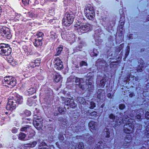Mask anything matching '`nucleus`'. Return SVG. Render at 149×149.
<instances>
[{
	"label": "nucleus",
	"instance_id": "a18cd8bd",
	"mask_svg": "<svg viewBox=\"0 0 149 149\" xmlns=\"http://www.w3.org/2000/svg\"><path fill=\"white\" fill-rule=\"evenodd\" d=\"M91 107L90 108L91 109H93L95 106V103L93 102H90Z\"/></svg>",
	"mask_w": 149,
	"mask_h": 149
},
{
	"label": "nucleus",
	"instance_id": "cd10ccee",
	"mask_svg": "<svg viewBox=\"0 0 149 149\" xmlns=\"http://www.w3.org/2000/svg\"><path fill=\"white\" fill-rule=\"evenodd\" d=\"M72 23H70L69 21L66 20V19L64 17L62 20V24L66 26H69Z\"/></svg>",
	"mask_w": 149,
	"mask_h": 149
},
{
	"label": "nucleus",
	"instance_id": "72a5a7b5",
	"mask_svg": "<svg viewBox=\"0 0 149 149\" xmlns=\"http://www.w3.org/2000/svg\"><path fill=\"white\" fill-rule=\"evenodd\" d=\"M35 89L31 88L28 90V92L29 93V94L32 95L35 93L36 92Z\"/></svg>",
	"mask_w": 149,
	"mask_h": 149
},
{
	"label": "nucleus",
	"instance_id": "f03ea898",
	"mask_svg": "<svg viewBox=\"0 0 149 149\" xmlns=\"http://www.w3.org/2000/svg\"><path fill=\"white\" fill-rule=\"evenodd\" d=\"M42 120L43 119L40 116V113L34 112L33 124L38 130H40L42 127Z\"/></svg>",
	"mask_w": 149,
	"mask_h": 149
},
{
	"label": "nucleus",
	"instance_id": "69168bd1",
	"mask_svg": "<svg viewBox=\"0 0 149 149\" xmlns=\"http://www.w3.org/2000/svg\"><path fill=\"white\" fill-rule=\"evenodd\" d=\"M147 19L148 21H149V15H148V17Z\"/></svg>",
	"mask_w": 149,
	"mask_h": 149
},
{
	"label": "nucleus",
	"instance_id": "5fc2aeb1",
	"mask_svg": "<svg viewBox=\"0 0 149 149\" xmlns=\"http://www.w3.org/2000/svg\"><path fill=\"white\" fill-rule=\"evenodd\" d=\"M63 3L64 5L65 6H66L67 5V3H68V1L67 0H65L64 1H63Z\"/></svg>",
	"mask_w": 149,
	"mask_h": 149
},
{
	"label": "nucleus",
	"instance_id": "1a4fd4ad",
	"mask_svg": "<svg viewBox=\"0 0 149 149\" xmlns=\"http://www.w3.org/2000/svg\"><path fill=\"white\" fill-rule=\"evenodd\" d=\"M75 27H77L78 29L82 31H88L90 29L92 28V25L89 24L84 25V24L81 23L77 24V26H75Z\"/></svg>",
	"mask_w": 149,
	"mask_h": 149
},
{
	"label": "nucleus",
	"instance_id": "423d86ee",
	"mask_svg": "<svg viewBox=\"0 0 149 149\" xmlns=\"http://www.w3.org/2000/svg\"><path fill=\"white\" fill-rule=\"evenodd\" d=\"M4 38H6L8 39H10L12 35L10 32L9 29L5 26H0V36Z\"/></svg>",
	"mask_w": 149,
	"mask_h": 149
},
{
	"label": "nucleus",
	"instance_id": "0eeeda50",
	"mask_svg": "<svg viewBox=\"0 0 149 149\" xmlns=\"http://www.w3.org/2000/svg\"><path fill=\"white\" fill-rule=\"evenodd\" d=\"M117 115L116 116L113 114V113H111L109 116V117L110 119L114 120L115 119H116V124L113 127L116 129V127L117 125L118 126L119 125V122L120 121L122 120L123 118V117H122L123 114L121 113H116Z\"/></svg>",
	"mask_w": 149,
	"mask_h": 149
},
{
	"label": "nucleus",
	"instance_id": "c85d7f7f",
	"mask_svg": "<svg viewBox=\"0 0 149 149\" xmlns=\"http://www.w3.org/2000/svg\"><path fill=\"white\" fill-rule=\"evenodd\" d=\"M87 86H86V88H87L88 89V90L90 91H91V90H92L94 88L93 86V85L92 83L91 82H88V84H87L86 83Z\"/></svg>",
	"mask_w": 149,
	"mask_h": 149
},
{
	"label": "nucleus",
	"instance_id": "bf43d9fd",
	"mask_svg": "<svg viewBox=\"0 0 149 149\" xmlns=\"http://www.w3.org/2000/svg\"><path fill=\"white\" fill-rule=\"evenodd\" d=\"M64 139V137L63 136H61V137L60 136V137L59 138V139L60 140H63Z\"/></svg>",
	"mask_w": 149,
	"mask_h": 149
},
{
	"label": "nucleus",
	"instance_id": "a211bd4d",
	"mask_svg": "<svg viewBox=\"0 0 149 149\" xmlns=\"http://www.w3.org/2000/svg\"><path fill=\"white\" fill-rule=\"evenodd\" d=\"M54 75L53 78L54 80L56 82H58L60 80L61 77L60 75L58 73L54 72L53 73Z\"/></svg>",
	"mask_w": 149,
	"mask_h": 149
},
{
	"label": "nucleus",
	"instance_id": "f257e3e1",
	"mask_svg": "<svg viewBox=\"0 0 149 149\" xmlns=\"http://www.w3.org/2000/svg\"><path fill=\"white\" fill-rule=\"evenodd\" d=\"M125 114V113H124ZM129 118L128 116H125L124 115L123 116V118L122 120L120 121L119 122V126L121 125L122 123H125L126 124L124 126V131L125 133L127 134H130V133L132 131L134 128V123L135 121L134 119H128Z\"/></svg>",
	"mask_w": 149,
	"mask_h": 149
},
{
	"label": "nucleus",
	"instance_id": "c756f323",
	"mask_svg": "<svg viewBox=\"0 0 149 149\" xmlns=\"http://www.w3.org/2000/svg\"><path fill=\"white\" fill-rule=\"evenodd\" d=\"M26 135L23 133H20L18 136V139L20 140H23L25 138Z\"/></svg>",
	"mask_w": 149,
	"mask_h": 149
},
{
	"label": "nucleus",
	"instance_id": "774afa93",
	"mask_svg": "<svg viewBox=\"0 0 149 149\" xmlns=\"http://www.w3.org/2000/svg\"><path fill=\"white\" fill-rule=\"evenodd\" d=\"M53 139H52L50 140V141H53Z\"/></svg>",
	"mask_w": 149,
	"mask_h": 149
},
{
	"label": "nucleus",
	"instance_id": "4468645a",
	"mask_svg": "<svg viewBox=\"0 0 149 149\" xmlns=\"http://www.w3.org/2000/svg\"><path fill=\"white\" fill-rule=\"evenodd\" d=\"M65 105L74 108L76 106V104L74 102V100L72 99H67L65 102Z\"/></svg>",
	"mask_w": 149,
	"mask_h": 149
},
{
	"label": "nucleus",
	"instance_id": "e2e57ef3",
	"mask_svg": "<svg viewBox=\"0 0 149 149\" xmlns=\"http://www.w3.org/2000/svg\"><path fill=\"white\" fill-rule=\"evenodd\" d=\"M130 116L132 117H134V115L133 114H131L130 115Z\"/></svg>",
	"mask_w": 149,
	"mask_h": 149
},
{
	"label": "nucleus",
	"instance_id": "393cba45",
	"mask_svg": "<svg viewBox=\"0 0 149 149\" xmlns=\"http://www.w3.org/2000/svg\"><path fill=\"white\" fill-rule=\"evenodd\" d=\"M34 100L33 98H30L28 99L27 102V104L30 106H31L34 104Z\"/></svg>",
	"mask_w": 149,
	"mask_h": 149
},
{
	"label": "nucleus",
	"instance_id": "20e7f679",
	"mask_svg": "<svg viewBox=\"0 0 149 149\" xmlns=\"http://www.w3.org/2000/svg\"><path fill=\"white\" fill-rule=\"evenodd\" d=\"M84 13L85 15L88 19L92 20L95 15L93 7L91 5H86L84 10Z\"/></svg>",
	"mask_w": 149,
	"mask_h": 149
},
{
	"label": "nucleus",
	"instance_id": "b1692460",
	"mask_svg": "<svg viewBox=\"0 0 149 149\" xmlns=\"http://www.w3.org/2000/svg\"><path fill=\"white\" fill-rule=\"evenodd\" d=\"M48 148L47 144L44 142L40 143L38 146V148L39 149H44Z\"/></svg>",
	"mask_w": 149,
	"mask_h": 149
},
{
	"label": "nucleus",
	"instance_id": "de8ad7c7",
	"mask_svg": "<svg viewBox=\"0 0 149 149\" xmlns=\"http://www.w3.org/2000/svg\"><path fill=\"white\" fill-rule=\"evenodd\" d=\"M33 64H33V63H32L31 61L30 63L27 66L29 68H34L35 67V66H34V65Z\"/></svg>",
	"mask_w": 149,
	"mask_h": 149
},
{
	"label": "nucleus",
	"instance_id": "37998d69",
	"mask_svg": "<svg viewBox=\"0 0 149 149\" xmlns=\"http://www.w3.org/2000/svg\"><path fill=\"white\" fill-rule=\"evenodd\" d=\"M34 15V14L32 12H29L27 14V16L31 18L33 17Z\"/></svg>",
	"mask_w": 149,
	"mask_h": 149
},
{
	"label": "nucleus",
	"instance_id": "f3484780",
	"mask_svg": "<svg viewBox=\"0 0 149 149\" xmlns=\"http://www.w3.org/2000/svg\"><path fill=\"white\" fill-rule=\"evenodd\" d=\"M35 40V41L33 42V44L36 47H40L42 45V40H40L39 38H36Z\"/></svg>",
	"mask_w": 149,
	"mask_h": 149
},
{
	"label": "nucleus",
	"instance_id": "58836bf2",
	"mask_svg": "<svg viewBox=\"0 0 149 149\" xmlns=\"http://www.w3.org/2000/svg\"><path fill=\"white\" fill-rule=\"evenodd\" d=\"M106 81L104 79H102L100 81V86L102 88H103L105 84Z\"/></svg>",
	"mask_w": 149,
	"mask_h": 149
},
{
	"label": "nucleus",
	"instance_id": "473e14b6",
	"mask_svg": "<svg viewBox=\"0 0 149 149\" xmlns=\"http://www.w3.org/2000/svg\"><path fill=\"white\" fill-rule=\"evenodd\" d=\"M84 144L82 142H80L75 147V149H84Z\"/></svg>",
	"mask_w": 149,
	"mask_h": 149
},
{
	"label": "nucleus",
	"instance_id": "c9c22d12",
	"mask_svg": "<svg viewBox=\"0 0 149 149\" xmlns=\"http://www.w3.org/2000/svg\"><path fill=\"white\" fill-rule=\"evenodd\" d=\"M9 61L10 64L13 66H14L18 64L17 62L14 59L10 60Z\"/></svg>",
	"mask_w": 149,
	"mask_h": 149
},
{
	"label": "nucleus",
	"instance_id": "7c9ffc66",
	"mask_svg": "<svg viewBox=\"0 0 149 149\" xmlns=\"http://www.w3.org/2000/svg\"><path fill=\"white\" fill-rule=\"evenodd\" d=\"M86 115H90L91 116H94L96 115L97 114V113L95 111L91 112L89 111L86 112L85 113Z\"/></svg>",
	"mask_w": 149,
	"mask_h": 149
},
{
	"label": "nucleus",
	"instance_id": "a19ab883",
	"mask_svg": "<svg viewBox=\"0 0 149 149\" xmlns=\"http://www.w3.org/2000/svg\"><path fill=\"white\" fill-rule=\"evenodd\" d=\"M23 3L25 6H27L29 4V0H22Z\"/></svg>",
	"mask_w": 149,
	"mask_h": 149
},
{
	"label": "nucleus",
	"instance_id": "f8f14e48",
	"mask_svg": "<svg viewBox=\"0 0 149 149\" xmlns=\"http://www.w3.org/2000/svg\"><path fill=\"white\" fill-rule=\"evenodd\" d=\"M64 18L66 19V20L69 21L70 23H72L74 20V15L72 12H67L65 15Z\"/></svg>",
	"mask_w": 149,
	"mask_h": 149
},
{
	"label": "nucleus",
	"instance_id": "2f4dec72",
	"mask_svg": "<svg viewBox=\"0 0 149 149\" xmlns=\"http://www.w3.org/2000/svg\"><path fill=\"white\" fill-rule=\"evenodd\" d=\"M36 36H37V38H39L40 40H42L44 36V34L42 32H39L37 33Z\"/></svg>",
	"mask_w": 149,
	"mask_h": 149
},
{
	"label": "nucleus",
	"instance_id": "e433bc0d",
	"mask_svg": "<svg viewBox=\"0 0 149 149\" xmlns=\"http://www.w3.org/2000/svg\"><path fill=\"white\" fill-rule=\"evenodd\" d=\"M23 113H22L24 116H29L31 114V112L30 111L26 110L24 111L23 112Z\"/></svg>",
	"mask_w": 149,
	"mask_h": 149
},
{
	"label": "nucleus",
	"instance_id": "680f3d73",
	"mask_svg": "<svg viewBox=\"0 0 149 149\" xmlns=\"http://www.w3.org/2000/svg\"><path fill=\"white\" fill-rule=\"evenodd\" d=\"M58 113H56L55 112H54V115L55 116H58Z\"/></svg>",
	"mask_w": 149,
	"mask_h": 149
},
{
	"label": "nucleus",
	"instance_id": "7ed1b4c3",
	"mask_svg": "<svg viewBox=\"0 0 149 149\" xmlns=\"http://www.w3.org/2000/svg\"><path fill=\"white\" fill-rule=\"evenodd\" d=\"M3 86H7L10 88L13 87L16 84V80L12 76H6L2 80Z\"/></svg>",
	"mask_w": 149,
	"mask_h": 149
},
{
	"label": "nucleus",
	"instance_id": "f704fd0d",
	"mask_svg": "<svg viewBox=\"0 0 149 149\" xmlns=\"http://www.w3.org/2000/svg\"><path fill=\"white\" fill-rule=\"evenodd\" d=\"M76 77L74 76H70L69 78L68 79V81L69 82H75Z\"/></svg>",
	"mask_w": 149,
	"mask_h": 149
},
{
	"label": "nucleus",
	"instance_id": "9d476101",
	"mask_svg": "<svg viewBox=\"0 0 149 149\" xmlns=\"http://www.w3.org/2000/svg\"><path fill=\"white\" fill-rule=\"evenodd\" d=\"M54 68L58 70L63 69V67L62 62L58 58H56L54 61Z\"/></svg>",
	"mask_w": 149,
	"mask_h": 149
},
{
	"label": "nucleus",
	"instance_id": "79ce46f5",
	"mask_svg": "<svg viewBox=\"0 0 149 149\" xmlns=\"http://www.w3.org/2000/svg\"><path fill=\"white\" fill-rule=\"evenodd\" d=\"M37 144V142L36 141H34L31 143H29V145H30L31 147H33L36 146Z\"/></svg>",
	"mask_w": 149,
	"mask_h": 149
},
{
	"label": "nucleus",
	"instance_id": "4c0bfd02",
	"mask_svg": "<svg viewBox=\"0 0 149 149\" xmlns=\"http://www.w3.org/2000/svg\"><path fill=\"white\" fill-rule=\"evenodd\" d=\"M143 63H141L138 66L137 70L138 72H141L143 71L142 68L143 67Z\"/></svg>",
	"mask_w": 149,
	"mask_h": 149
},
{
	"label": "nucleus",
	"instance_id": "6ab92c4d",
	"mask_svg": "<svg viewBox=\"0 0 149 149\" xmlns=\"http://www.w3.org/2000/svg\"><path fill=\"white\" fill-rule=\"evenodd\" d=\"M110 132L108 128H106L104 129L102 134V136L103 138H108L110 137Z\"/></svg>",
	"mask_w": 149,
	"mask_h": 149
},
{
	"label": "nucleus",
	"instance_id": "052dcab7",
	"mask_svg": "<svg viewBox=\"0 0 149 149\" xmlns=\"http://www.w3.org/2000/svg\"><path fill=\"white\" fill-rule=\"evenodd\" d=\"M108 97L109 98H111V94L110 93H108L107 95Z\"/></svg>",
	"mask_w": 149,
	"mask_h": 149
},
{
	"label": "nucleus",
	"instance_id": "0e129e2a",
	"mask_svg": "<svg viewBox=\"0 0 149 149\" xmlns=\"http://www.w3.org/2000/svg\"><path fill=\"white\" fill-rule=\"evenodd\" d=\"M133 95V93H132L130 94L129 96L130 97H132Z\"/></svg>",
	"mask_w": 149,
	"mask_h": 149
},
{
	"label": "nucleus",
	"instance_id": "a878e982",
	"mask_svg": "<svg viewBox=\"0 0 149 149\" xmlns=\"http://www.w3.org/2000/svg\"><path fill=\"white\" fill-rule=\"evenodd\" d=\"M63 49V46L62 45H60L56 49L57 52L55 54V56H58L61 53V51Z\"/></svg>",
	"mask_w": 149,
	"mask_h": 149
},
{
	"label": "nucleus",
	"instance_id": "4d7b16f0",
	"mask_svg": "<svg viewBox=\"0 0 149 149\" xmlns=\"http://www.w3.org/2000/svg\"><path fill=\"white\" fill-rule=\"evenodd\" d=\"M84 136H85V137H84V138H86H86H88L90 137H91V136L89 134H86V135Z\"/></svg>",
	"mask_w": 149,
	"mask_h": 149
},
{
	"label": "nucleus",
	"instance_id": "3c124183",
	"mask_svg": "<svg viewBox=\"0 0 149 149\" xmlns=\"http://www.w3.org/2000/svg\"><path fill=\"white\" fill-rule=\"evenodd\" d=\"M145 117L147 119L149 120V112H146L145 114Z\"/></svg>",
	"mask_w": 149,
	"mask_h": 149
},
{
	"label": "nucleus",
	"instance_id": "9b49d317",
	"mask_svg": "<svg viewBox=\"0 0 149 149\" xmlns=\"http://www.w3.org/2000/svg\"><path fill=\"white\" fill-rule=\"evenodd\" d=\"M83 79L82 78H79L77 77H75V82L79 85V87L82 90H84L86 88V86H87L86 83H83Z\"/></svg>",
	"mask_w": 149,
	"mask_h": 149
},
{
	"label": "nucleus",
	"instance_id": "aec40b11",
	"mask_svg": "<svg viewBox=\"0 0 149 149\" xmlns=\"http://www.w3.org/2000/svg\"><path fill=\"white\" fill-rule=\"evenodd\" d=\"M90 128L92 130H95L97 127V124L95 122H90L88 124Z\"/></svg>",
	"mask_w": 149,
	"mask_h": 149
},
{
	"label": "nucleus",
	"instance_id": "bb28decb",
	"mask_svg": "<svg viewBox=\"0 0 149 149\" xmlns=\"http://www.w3.org/2000/svg\"><path fill=\"white\" fill-rule=\"evenodd\" d=\"M77 100L80 103L82 104H85L86 101L85 99L84 98L81 97H78L77 98Z\"/></svg>",
	"mask_w": 149,
	"mask_h": 149
},
{
	"label": "nucleus",
	"instance_id": "5701e85b",
	"mask_svg": "<svg viewBox=\"0 0 149 149\" xmlns=\"http://www.w3.org/2000/svg\"><path fill=\"white\" fill-rule=\"evenodd\" d=\"M30 130V126L29 125H27L22 127L20 129V131L26 132L29 131Z\"/></svg>",
	"mask_w": 149,
	"mask_h": 149
},
{
	"label": "nucleus",
	"instance_id": "603ef678",
	"mask_svg": "<svg viewBox=\"0 0 149 149\" xmlns=\"http://www.w3.org/2000/svg\"><path fill=\"white\" fill-rule=\"evenodd\" d=\"M12 132L14 133H15L17 132V130L15 127H14L12 130Z\"/></svg>",
	"mask_w": 149,
	"mask_h": 149
},
{
	"label": "nucleus",
	"instance_id": "dca6fc26",
	"mask_svg": "<svg viewBox=\"0 0 149 149\" xmlns=\"http://www.w3.org/2000/svg\"><path fill=\"white\" fill-rule=\"evenodd\" d=\"M132 140V137L130 134H127L124 139V145L126 146L127 144H129Z\"/></svg>",
	"mask_w": 149,
	"mask_h": 149
},
{
	"label": "nucleus",
	"instance_id": "09e8293b",
	"mask_svg": "<svg viewBox=\"0 0 149 149\" xmlns=\"http://www.w3.org/2000/svg\"><path fill=\"white\" fill-rule=\"evenodd\" d=\"M102 90H99L97 92L98 95L97 97V98H98L99 99H100V95L102 93Z\"/></svg>",
	"mask_w": 149,
	"mask_h": 149
},
{
	"label": "nucleus",
	"instance_id": "412c9836",
	"mask_svg": "<svg viewBox=\"0 0 149 149\" xmlns=\"http://www.w3.org/2000/svg\"><path fill=\"white\" fill-rule=\"evenodd\" d=\"M143 110L141 108L138 110H137L134 111L135 113H139L137 115L136 117L137 119L138 120H140L141 119V114L142 113H143Z\"/></svg>",
	"mask_w": 149,
	"mask_h": 149
},
{
	"label": "nucleus",
	"instance_id": "c03bdc74",
	"mask_svg": "<svg viewBox=\"0 0 149 149\" xmlns=\"http://www.w3.org/2000/svg\"><path fill=\"white\" fill-rule=\"evenodd\" d=\"M80 65L81 67L83 65L87 66V64L86 62H85L84 61H82L80 63Z\"/></svg>",
	"mask_w": 149,
	"mask_h": 149
},
{
	"label": "nucleus",
	"instance_id": "ea45409f",
	"mask_svg": "<svg viewBox=\"0 0 149 149\" xmlns=\"http://www.w3.org/2000/svg\"><path fill=\"white\" fill-rule=\"evenodd\" d=\"M59 112L62 114H64L65 112L64 109L62 107H59L58 109Z\"/></svg>",
	"mask_w": 149,
	"mask_h": 149
},
{
	"label": "nucleus",
	"instance_id": "4be33fe9",
	"mask_svg": "<svg viewBox=\"0 0 149 149\" xmlns=\"http://www.w3.org/2000/svg\"><path fill=\"white\" fill-rule=\"evenodd\" d=\"M41 60L40 58H38L35 60H33L32 62L33 63L34 65L35 66V67L36 66H38L40 65V63Z\"/></svg>",
	"mask_w": 149,
	"mask_h": 149
},
{
	"label": "nucleus",
	"instance_id": "13d9d810",
	"mask_svg": "<svg viewBox=\"0 0 149 149\" xmlns=\"http://www.w3.org/2000/svg\"><path fill=\"white\" fill-rule=\"evenodd\" d=\"M63 118L62 117H59L58 119V120H59V121H61L62 120H63Z\"/></svg>",
	"mask_w": 149,
	"mask_h": 149
},
{
	"label": "nucleus",
	"instance_id": "6e6552de",
	"mask_svg": "<svg viewBox=\"0 0 149 149\" xmlns=\"http://www.w3.org/2000/svg\"><path fill=\"white\" fill-rule=\"evenodd\" d=\"M11 98L12 97L11 96L8 98V102L6 107V109L7 110L11 111L15 109L16 106V105Z\"/></svg>",
	"mask_w": 149,
	"mask_h": 149
},
{
	"label": "nucleus",
	"instance_id": "6e6d98bb",
	"mask_svg": "<svg viewBox=\"0 0 149 149\" xmlns=\"http://www.w3.org/2000/svg\"><path fill=\"white\" fill-rule=\"evenodd\" d=\"M128 49L127 50V51L126 53L125 54V55L126 56H127L129 53V51H130V48L129 47H128L127 48Z\"/></svg>",
	"mask_w": 149,
	"mask_h": 149
},
{
	"label": "nucleus",
	"instance_id": "338daca9",
	"mask_svg": "<svg viewBox=\"0 0 149 149\" xmlns=\"http://www.w3.org/2000/svg\"><path fill=\"white\" fill-rule=\"evenodd\" d=\"M132 37L130 35L129 36V38H131Z\"/></svg>",
	"mask_w": 149,
	"mask_h": 149
},
{
	"label": "nucleus",
	"instance_id": "ddd939ff",
	"mask_svg": "<svg viewBox=\"0 0 149 149\" xmlns=\"http://www.w3.org/2000/svg\"><path fill=\"white\" fill-rule=\"evenodd\" d=\"M12 97L11 99L13 100L16 106L18 104H20L22 103L23 98L22 96L19 95H18L16 96H15L14 97Z\"/></svg>",
	"mask_w": 149,
	"mask_h": 149
},
{
	"label": "nucleus",
	"instance_id": "864d4df0",
	"mask_svg": "<svg viewBox=\"0 0 149 149\" xmlns=\"http://www.w3.org/2000/svg\"><path fill=\"white\" fill-rule=\"evenodd\" d=\"M123 44H120L119 45V52H120L121 51V50L123 48Z\"/></svg>",
	"mask_w": 149,
	"mask_h": 149
},
{
	"label": "nucleus",
	"instance_id": "39448f33",
	"mask_svg": "<svg viewBox=\"0 0 149 149\" xmlns=\"http://www.w3.org/2000/svg\"><path fill=\"white\" fill-rule=\"evenodd\" d=\"M11 49L8 44L0 45V54L2 55H9L11 53Z\"/></svg>",
	"mask_w": 149,
	"mask_h": 149
},
{
	"label": "nucleus",
	"instance_id": "8fccbe9b",
	"mask_svg": "<svg viewBox=\"0 0 149 149\" xmlns=\"http://www.w3.org/2000/svg\"><path fill=\"white\" fill-rule=\"evenodd\" d=\"M119 108L121 110L123 109L125 107V106L124 104H121L119 105Z\"/></svg>",
	"mask_w": 149,
	"mask_h": 149
},
{
	"label": "nucleus",
	"instance_id": "2eb2a0df",
	"mask_svg": "<svg viewBox=\"0 0 149 149\" xmlns=\"http://www.w3.org/2000/svg\"><path fill=\"white\" fill-rule=\"evenodd\" d=\"M107 147V145L105 143L101 141H99L96 145L94 149H103Z\"/></svg>",
	"mask_w": 149,
	"mask_h": 149
},
{
	"label": "nucleus",
	"instance_id": "49530a36",
	"mask_svg": "<svg viewBox=\"0 0 149 149\" xmlns=\"http://www.w3.org/2000/svg\"><path fill=\"white\" fill-rule=\"evenodd\" d=\"M67 121L66 119H64L62 121V124L66 126H68L69 125L67 124Z\"/></svg>",
	"mask_w": 149,
	"mask_h": 149
}]
</instances>
